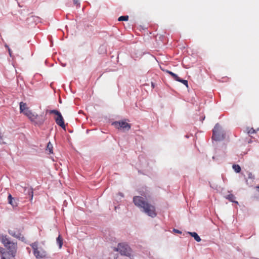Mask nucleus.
Returning a JSON list of instances; mask_svg holds the SVG:
<instances>
[{"label": "nucleus", "instance_id": "obj_1", "mask_svg": "<svg viewBox=\"0 0 259 259\" xmlns=\"http://www.w3.org/2000/svg\"><path fill=\"white\" fill-rule=\"evenodd\" d=\"M133 202L136 206L142 208V211L148 216L155 218L157 215L155 206L146 201L143 197L135 196L133 198Z\"/></svg>", "mask_w": 259, "mask_h": 259}, {"label": "nucleus", "instance_id": "obj_2", "mask_svg": "<svg viewBox=\"0 0 259 259\" xmlns=\"http://www.w3.org/2000/svg\"><path fill=\"white\" fill-rule=\"evenodd\" d=\"M1 239L4 246L9 250L10 254L15 257L17 250V244L11 242L6 235H2Z\"/></svg>", "mask_w": 259, "mask_h": 259}, {"label": "nucleus", "instance_id": "obj_3", "mask_svg": "<svg viewBox=\"0 0 259 259\" xmlns=\"http://www.w3.org/2000/svg\"><path fill=\"white\" fill-rule=\"evenodd\" d=\"M33 249L34 255L37 259L45 258L47 256V252L37 242H34L30 244Z\"/></svg>", "mask_w": 259, "mask_h": 259}, {"label": "nucleus", "instance_id": "obj_4", "mask_svg": "<svg viewBox=\"0 0 259 259\" xmlns=\"http://www.w3.org/2000/svg\"><path fill=\"white\" fill-rule=\"evenodd\" d=\"M212 138L215 141H220L224 139L225 134L221 126L217 123L212 131Z\"/></svg>", "mask_w": 259, "mask_h": 259}, {"label": "nucleus", "instance_id": "obj_5", "mask_svg": "<svg viewBox=\"0 0 259 259\" xmlns=\"http://www.w3.org/2000/svg\"><path fill=\"white\" fill-rule=\"evenodd\" d=\"M114 250L119 251L123 255L128 257H131L132 255L131 247L127 244L124 243H119L117 247L115 248Z\"/></svg>", "mask_w": 259, "mask_h": 259}, {"label": "nucleus", "instance_id": "obj_6", "mask_svg": "<svg viewBox=\"0 0 259 259\" xmlns=\"http://www.w3.org/2000/svg\"><path fill=\"white\" fill-rule=\"evenodd\" d=\"M50 112V113H53L57 115V117L55 118L56 123L63 129H65V126L64 119L60 112L56 110H51Z\"/></svg>", "mask_w": 259, "mask_h": 259}, {"label": "nucleus", "instance_id": "obj_7", "mask_svg": "<svg viewBox=\"0 0 259 259\" xmlns=\"http://www.w3.org/2000/svg\"><path fill=\"white\" fill-rule=\"evenodd\" d=\"M113 124L118 128H121L125 131H128L131 127L130 124L123 121H116L114 122Z\"/></svg>", "mask_w": 259, "mask_h": 259}, {"label": "nucleus", "instance_id": "obj_8", "mask_svg": "<svg viewBox=\"0 0 259 259\" xmlns=\"http://www.w3.org/2000/svg\"><path fill=\"white\" fill-rule=\"evenodd\" d=\"M46 120L45 116L43 114L37 115L35 116V119H34L33 122L35 125H37L38 126H41L43 124L44 122Z\"/></svg>", "mask_w": 259, "mask_h": 259}, {"label": "nucleus", "instance_id": "obj_9", "mask_svg": "<svg viewBox=\"0 0 259 259\" xmlns=\"http://www.w3.org/2000/svg\"><path fill=\"white\" fill-rule=\"evenodd\" d=\"M8 233L11 236L17 238H20L22 236L19 230L15 229L14 228L9 229L8 230Z\"/></svg>", "mask_w": 259, "mask_h": 259}, {"label": "nucleus", "instance_id": "obj_10", "mask_svg": "<svg viewBox=\"0 0 259 259\" xmlns=\"http://www.w3.org/2000/svg\"><path fill=\"white\" fill-rule=\"evenodd\" d=\"M24 114L26 115L32 122L33 121L34 119H35V116L36 115V114L32 113L29 110H26V111H25V112Z\"/></svg>", "mask_w": 259, "mask_h": 259}, {"label": "nucleus", "instance_id": "obj_11", "mask_svg": "<svg viewBox=\"0 0 259 259\" xmlns=\"http://www.w3.org/2000/svg\"><path fill=\"white\" fill-rule=\"evenodd\" d=\"M24 192L26 194H27V195H28L30 196L31 200L32 199V198H33V190H32V189L31 188L25 187L24 188Z\"/></svg>", "mask_w": 259, "mask_h": 259}, {"label": "nucleus", "instance_id": "obj_12", "mask_svg": "<svg viewBox=\"0 0 259 259\" xmlns=\"http://www.w3.org/2000/svg\"><path fill=\"white\" fill-rule=\"evenodd\" d=\"M9 203L11 204L13 207H16L17 206V203L16 200L12 197L11 194L8 196Z\"/></svg>", "mask_w": 259, "mask_h": 259}, {"label": "nucleus", "instance_id": "obj_13", "mask_svg": "<svg viewBox=\"0 0 259 259\" xmlns=\"http://www.w3.org/2000/svg\"><path fill=\"white\" fill-rule=\"evenodd\" d=\"M29 110L28 108L27 107L26 103L22 102L20 103V112H22L25 114V111Z\"/></svg>", "mask_w": 259, "mask_h": 259}, {"label": "nucleus", "instance_id": "obj_14", "mask_svg": "<svg viewBox=\"0 0 259 259\" xmlns=\"http://www.w3.org/2000/svg\"><path fill=\"white\" fill-rule=\"evenodd\" d=\"M189 234H190L192 237H194L196 241L200 242L201 241L200 237L196 232H189Z\"/></svg>", "mask_w": 259, "mask_h": 259}, {"label": "nucleus", "instance_id": "obj_15", "mask_svg": "<svg viewBox=\"0 0 259 259\" xmlns=\"http://www.w3.org/2000/svg\"><path fill=\"white\" fill-rule=\"evenodd\" d=\"M226 198L231 202H235L236 203H238L237 201H235L236 197H235V196L233 194H230L226 196Z\"/></svg>", "mask_w": 259, "mask_h": 259}, {"label": "nucleus", "instance_id": "obj_16", "mask_svg": "<svg viewBox=\"0 0 259 259\" xmlns=\"http://www.w3.org/2000/svg\"><path fill=\"white\" fill-rule=\"evenodd\" d=\"M56 241L58 244L59 245V248H61L63 245V240L60 235H59V236L57 237Z\"/></svg>", "mask_w": 259, "mask_h": 259}, {"label": "nucleus", "instance_id": "obj_17", "mask_svg": "<svg viewBox=\"0 0 259 259\" xmlns=\"http://www.w3.org/2000/svg\"><path fill=\"white\" fill-rule=\"evenodd\" d=\"M232 167L234 170L237 173L240 172L241 170V167L238 164H233Z\"/></svg>", "mask_w": 259, "mask_h": 259}, {"label": "nucleus", "instance_id": "obj_18", "mask_svg": "<svg viewBox=\"0 0 259 259\" xmlns=\"http://www.w3.org/2000/svg\"><path fill=\"white\" fill-rule=\"evenodd\" d=\"M176 80L183 83L187 87H188V81L187 80L181 79L179 77V78H177V79Z\"/></svg>", "mask_w": 259, "mask_h": 259}, {"label": "nucleus", "instance_id": "obj_19", "mask_svg": "<svg viewBox=\"0 0 259 259\" xmlns=\"http://www.w3.org/2000/svg\"><path fill=\"white\" fill-rule=\"evenodd\" d=\"M166 72L170 74L175 80H176L177 78H179V76L172 72L169 70H166Z\"/></svg>", "mask_w": 259, "mask_h": 259}, {"label": "nucleus", "instance_id": "obj_20", "mask_svg": "<svg viewBox=\"0 0 259 259\" xmlns=\"http://www.w3.org/2000/svg\"><path fill=\"white\" fill-rule=\"evenodd\" d=\"M46 150L48 151L50 153H52L53 152V146L50 142L48 144Z\"/></svg>", "mask_w": 259, "mask_h": 259}, {"label": "nucleus", "instance_id": "obj_21", "mask_svg": "<svg viewBox=\"0 0 259 259\" xmlns=\"http://www.w3.org/2000/svg\"><path fill=\"white\" fill-rule=\"evenodd\" d=\"M128 20V16H122L118 18V21H127Z\"/></svg>", "mask_w": 259, "mask_h": 259}, {"label": "nucleus", "instance_id": "obj_22", "mask_svg": "<svg viewBox=\"0 0 259 259\" xmlns=\"http://www.w3.org/2000/svg\"><path fill=\"white\" fill-rule=\"evenodd\" d=\"M255 133V131L253 128H251L249 129L247 131V133L248 134H252Z\"/></svg>", "mask_w": 259, "mask_h": 259}, {"label": "nucleus", "instance_id": "obj_23", "mask_svg": "<svg viewBox=\"0 0 259 259\" xmlns=\"http://www.w3.org/2000/svg\"><path fill=\"white\" fill-rule=\"evenodd\" d=\"M73 3L74 5H79V3H78V0H74L73 1Z\"/></svg>", "mask_w": 259, "mask_h": 259}, {"label": "nucleus", "instance_id": "obj_24", "mask_svg": "<svg viewBox=\"0 0 259 259\" xmlns=\"http://www.w3.org/2000/svg\"><path fill=\"white\" fill-rule=\"evenodd\" d=\"M174 231L178 233H181V232L179 230L174 229Z\"/></svg>", "mask_w": 259, "mask_h": 259}, {"label": "nucleus", "instance_id": "obj_25", "mask_svg": "<svg viewBox=\"0 0 259 259\" xmlns=\"http://www.w3.org/2000/svg\"><path fill=\"white\" fill-rule=\"evenodd\" d=\"M249 178H252V174H250L249 175Z\"/></svg>", "mask_w": 259, "mask_h": 259}, {"label": "nucleus", "instance_id": "obj_26", "mask_svg": "<svg viewBox=\"0 0 259 259\" xmlns=\"http://www.w3.org/2000/svg\"><path fill=\"white\" fill-rule=\"evenodd\" d=\"M256 189L259 191V186L256 187Z\"/></svg>", "mask_w": 259, "mask_h": 259}]
</instances>
